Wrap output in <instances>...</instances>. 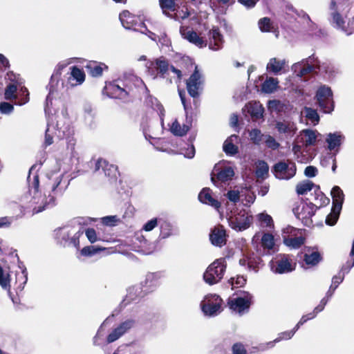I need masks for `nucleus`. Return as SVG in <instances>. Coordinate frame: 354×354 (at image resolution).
Masks as SVG:
<instances>
[{"label":"nucleus","mask_w":354,"mask_h":354,"mask_svg":"<svg viewBox=\"0 0 354 354\" xmlns=\"http://www.w3.org/2000/svg\"><path fill=\"white\" fill-rule=\"evenodd\" d=\"M32 166L29 171V175L27 180L28 183V193L24 194L20 198V203L22 207L25 209H32L33 214H38L46 209L53 207L55 205L54 196H43L39 191V180L38 175L33 176L32 179L30 177V173L32 171Z\"/></svg>","instance_id":"1"},{"label":"nucleus","mask_w":354,"mask_h":354,"mask_svg":"<svg viewBox=\"0 0 354 354\" xmlns=\"http://www.w3.org/2000/svg\"><path fill=\"white\" fill-rule=\"evenodd\" d=\"M88 221H91L90 218H77L74 223L77 225L65 226L56 230V238L60 241L64 246L74 247L77 249L80 248V237L83 234L84 230L82 225H87Z\"/></svg>","instance_id":"2"},{"label":"nucleus","mask_w":354,"mask_h":354,"mask_svg":"<svg viewBox=\"0 0 354 354\" xmlns=\"http://www.w3.org/2000/svg\"><path fill=\"white\" fill-rule=\"evenodd\" d=\"M67 66L66 63L60 62L55 67L53 73L51 75L48 88L49 90L48 95L46 100L45 112L46 113L51 111V108L53 105V97L62 93L65 90H67L70 86L68 82L65 83L63 80L60 82V75L62 71Z\"/></svg>","instance_id":"3"},{"label":"nucleus","mask_w":354,"mask_h":354,"mask_svg":"<svg viewBox=\"0 0 354 354\" xmlns=\"http://www.w3.org/2000/svg\"><path fill=\"white\" fill-rule=\"evenodd\" d=\"M319 61L314 55L292 64L291 70L296 77L303 81H308V78L316 73L319 68Z\"/></svg>","instance_id":"4"},{"label":"nucleus","mask_w":354,"mask_h":354,"mask_svg":"<svg viewBox=\"0 0 354 354\" xmlns=\"http://www.w3.org/2000/svg\"><path fill=\"white\" fill-rule=\"evenodd\" d=\"M252 298L250 292L239 290L235 297L229 298L227 304L233 312L241 316L249 311Z\"/></svg>","instance_id":"5"},{"label":"nucleus","mask_w":354,"mask_h":354,"mask_svg":"<svg viewBox=\"0 0 354 354\" xmlns=\"http://www.w3.org/2000/svg\"><path fill=\"white\" fill-rule=\"evenodd\" d=\"M270 267L273 273L283 274L294 271L296 263L293 262L290 256L280 254L270 261Z\"/></svg>","instance_id":"6"},{"label":"nucleus","mask_w":354,"mask_h":354,"mask_svg":"<svg viewBox=\"0 0 354 354\" xmlns=\"http://www.w3.org/2000/svg\"><path fill=\"white\" fill-rule=\"evenodd\" d=\"M227 221L230 226L236 231H243L248 228L252 223V217L245 209L231 212L227 215Z\"/></svg>","instance_id":"7"},{"label":"nucleus","mask_w":354,"mask_h":354,"mask_svg":"<svg viewBox=\"0 0 354 354\" xmlns=\"http://www.w3.org/2000/svg\"><path fill=\"white\" fill-rule=\"evenodd\" d=\"M200 306L205 316L215 317L220 313L221 297L216 294H209L201 301Z\"/></svg>","instance_id":"8"},{"label":"nucleus","mask_w":354,"mask_h":354,"mask_svg":"<svg viewBox=\"0 0 354 354\" xmlns=\"http://www.w3.org/2000/svg\"><path fill=\"white\" fill-rule=\"evenodd\" d=\"M317 102L320 109L325 113H330L334 109L333 92L330 87L320 86L316 93Z\"/></svg>","instance_id":"9"},{"label":"nucleus","mask_w":354,"mask_h":354,"mask_svg":"<svg viewBox=\"0 0 354 354\" xmlns=\"http://www.w3.org/2000/svg\"><path fill=\"white\" fill-rule=\"evenodd\" d=\"M187 90L189 95L194 98V104L196 107L198 106V102L196 100L203 90V79L199 73L197 66L195 67L194 73L187 80Z\"/></svg>","instance_id":"10"},{"label":"nucleus","mask_w":354,"mask_h":354,"mask_svg":"<svg viewBox=\"0 0 354 354\" xmlns=\"http://www.w3.org/2000/svg\"><path fill=\"white\" fill-rule=\"evenodd\" d=\"M275 177L281 180H289L295 176L297 171L296 165L290 160L279 161L272 169Z\"/></svg>","instance_id":"11"},{"label":"nucleus","mask_w":354,"mask_h":354,"mask_svg":"<svg viewBox=\"0 0 354 354\" xmlns=\"http://www.w3.org/2000/svg\"><path fill=\"white\" fill-rule=\"evenodd\" d=\"M204 281L213 285L220 281L221 279V259H216L209 267L203 274Z\"/></svg>","instance_id":"12"},{"label":"nucleus","mask_w":354,"mask_h":354,"mask_svg":"<svg viewBox=\"0 0 354 354\" xmlns=\"http://www.w3.org/2000/svg\"><path fill=\"white\" fill-rule=\"evenodd\" d=\"M136 320L133 319H128L120 323L112 332L107 336L106 342L110 344L114 342L125 333H127L131 328L134 327Z\"/></svg>","instance_id":"13"},{"label":"nucleus","mask_w":354,"mask_h":354,"mask_svg":"<svg viewBox=\"0 0 354 354\" xmlns=\"http://www.w3.org/2000/svg\"><path fill=\"white\" fill-rule=\"evenodd\" d=\"M100 169H102L104 176L109 178L111 182L117 180L119 173L116 165L110 164L106 160L99 159L95 163V171H100Z\"/></svg>","instance_id":"14"},{"label":"nucleus","mask_w":354,"mask_h":354,"mask_svg":"<svg viewBox=\"0 0 354 354\" xmlns=\"http://www.w3.org/2000/svg\"><path fill=\"white\" fill-rule=\"evenodd\" d=\"M56 131H57V136L59 138H62L66 135V132L68 131V126L61 125L59 122L56 124ZM54 130H55V127L52 126L49 122L47 124V129L45 132V140H44V146L46 147L50 146L53 142V133Z\"/></svg>","instance_id":"15"},{"label":"nucleus","mask_w":354,"mask_h":354,"mask_svg":"<svg viewBox=\"0 0 354 354\" xmlns=\"http://www.w3.org/2000/svg\"><path fill=\"white\" fill-rule=\"evenodd\" d=\"M321 134L316 130L309 129H304L300 131L297 138V142H301L302 146L308 147L316 145L318 136Z\"/></svg>","instance_id":"16"},{"label":"nucleus","mask_w":354,"mask_h":354,"mask_svg":"<svg viewBox=\"0 0 354 354\" xmlns=\"http://www.w3.org/2000/svg\"><path fill=\"white\" fill-rule=\"evenodd\" d=\"M147 292V290H143V285L142 283L133 286L127 290V294L122 301V304L124 306H127L131 302H136L138 299L145 297Z\"/></svg>","instance_id":"17"},{"label":"nucleus","mask_w":354,"mask_h":354,"mask_svg":"<svg viewBox=\"0 0 354 354\" xmlns=\"http://www.w3.org/2000/svg\"><path fill=\"white\" fill-rule=\"evenodd\" d=\"M330 23L334 28L340 30L346 35H350L353 32V28L350 27L348 24L346 25V21L337 11L331 12Z\"/></svg>","instance_id":"18"},{"label":"nucleus","mask_w":354,"mask_h":354,"mask_svg":"<svg viewBox=\"0 0 354 354\" xmlns=\"http://www.w3.org/2000/svg\"><path fill=\"white\" fill-rule=\"evenodd\" d=\"M180 33L184 39L198 48H203L207 45L206 41L202 37H200L195 31L188 27L181 26Z\"/></svg>","instance_id":"19"},{"label":"nucleus","mask_w":354,"mask_h":354,"mask_svg":"<svg viewBox=\"0 0 354 354\" xmlns=\"http://www.w3.org/2000/svg\"><path fill=\"white\" fill-rule=\"evenodd\" d=\"M317 207L312 203L303 205L300 212L297 213L299 219L302 220L306 225L311 223V217L315 214Z\"/></svg>","instance_id":"20"},{"label":"nucleus","mask_w":354,"mask_h":354,"mask_svg":"<svg viewBox=\"0 0 354 354\" xmlns=\"http://www.w3.org/2000/svg\"><path fill=\"white\" fill-rule=\"evenodd\" d=\"M240 142V138L237 135H232L228 137L223 145V151L230 156H235L239 152L238 144Z\"/></svg>","instance_id":"21"},{"label":"nucleus","mask_w":354,"mask_h":354,"mask_svg":"<svg viewBox=\"0 0 354 354\" xmlns=\"http://www.w3.org/2000/svg\"><path fill=\"white\" fill-rule=\"evenodd\" d=\"M212 192L209 188L205 187L199 193L198 200L203 203L209 205L214 207L221 217V213L219 211L221 203L212 196Z\"/></svg>","instance_id":"22"},{"label":"nucleus","mask_w":354,"mask_h":354,"mask_svg":"<svg viewBox=\"0 0 354 354\" xmlns=\"http://www.w3.org/2000/svg\"><path fill=\"white\" fill-rule=\"evenodd\" d=\"M67 82L69 86L72 87L81 84L85 79L84 73L77 66H73L71 72L67 73Z\"/></svg>","instance_id":"23"},{"label":"nucleus","mask_w":354,"mask_h":354,"mask_svg":"<svg viewBox=\"0 0 354 354\" xmlns=\"http://www.w3.org/2000/svg\"><path fill=\"white\" fill-rule=\"evenodd\" d=\"M275 128L279 133L284 134L286 136L292 137L297 131L295 124L290 121H278L276 122Z\"/></svg>","instance_id":"24"},{"label":"nucleus","mask_w":354,"mask_h":354,"mask_svg":"<svg viewBox=\"0 0 354 354\" xmlns=\"http://www.w3.org/2000/svg\"><path fill=\"white\" fill-rule=\"evenodd\" d=\"M243 111H247L253 119L257 120L263 117L264 109L260 102L252 101L245 104Z\"/></svg>","instance_id":"25"},{"label":"nucleus","mask_w":354,"mask_h":354,"mask_svg":"<svg viewBox=\"0 0 354 354\" xmlns=\"http://www.w3.org/2000/svg\"><path fill=\"white\" fill-rule=\"evenodd\" d=\"M333 210L340 212L344 200L343 191L339 186H334L331 190Z\"/></svg>","instance_id":"26"},{"label":"nucleus","mask_w":354,"mask_h":354,"mask_svg":"<svg viewBox=\"0 0 354 354\" xmlns=\"http://www.w3.org/2000/svg\"><path fill=\"white\" fill-rule=\"evenodd\" d=\"M286 60L279 59L276 57L271 58L267 66L266 69L269 73H273L274 75H278L283 69L286 65Z\"/></svg>","instance_id":"27"},{"label":"nucleus","mask_w":354,"mask_h":354,"mask_svg":"<svg viewBox=\"0 0 354 354\" xmlns=\"http://www.w3.org/2000/svg\"><path fill=\"white\" fill-rule=\"evenodd\" d=\"M344 139V136L340 132L328 133L326 139V142L328 143V149L332 151L335 148L339 147Z\"/></svg>","instance_id":"28"},{"label":"nucleus","mask_w":354,"mask_h":354,"mask_svg":"<svg viewBox=\"0 0 354 354\" xmlns=\"http://www.w3.org/2000/svg\"><path fill=\"white\" fill-rule=\"evenodd\" d=\"M209 48L214 50L220 48V42L221 41V33L218 28H213L209 31Z\"/></svg>","instance_id":"29"},{"label":"nucleus","mask_w":354,"mask_h":354,"mask_svg":"<svg viewBox=\"0 0 354 354\" xmlns=\"http://www.w3.org/2000/svg\"><path fill=\"white\" fill-rule=\"evenodd\" d=\"M151 65L157 70L158 73L162 77H165L170 67L167 60L162 57L156 59L154 62H151Z\"/></svg>","instance_id":"30"},{"label":"nucleus","mask_w":354,"mask_h":354,"mask_svg":"<svg viewBox=\"0 0 354 354\" xmlns=\"http://www.w3.org/2000/svg\"><path fill=\"white\" fill-rule=\"evenodd\" d=\"M63 176H59L56 178L55 183L51 185V191L55 195H62L67 188L69 181L63 182Z\"/></svg>","instance_id":"31"},{"label":"nucleus","mask_w":354,"mask_h":354,"mask_svg":"<svg viewBox=\"0 0 354 354\" xmlns=\"http://www.w3.org/2000/svg\"><path fill=\"white\" fill-rule=\"evenodd\" d=\"M123 85L125 88L121 87L118 84H113L110 85L109 88L111 89L114 97L123 99L128 95L129 91H127V88L130 90V87L127 83Z\"/></svg>","instance_id":"32"},{"label":"nucleus","mask_w":354,"mask_h":354,"mask_svg":"<svg viewBox=\"0 0 354 354\" xmlns=\"http://www.w3.org/2000/svg\"><path fill=\"white\" fill-rule=\"evenodd\" d=\"M191 127V124H183L178 122L177 120H175L171 126L170 127V131L176 136H185L187 131L189 130Z\"/></svg>","instance_id":"33"},{"label":"nucleus","mask_w":354,"mask_h":354,"mask_svg":"<svg viewBox=\"0 0 354 354\" xmlns=\"http://www.w3.org/2000/svg\"><path fill=\"white\" fill-rule=\"evenodd\" d=\"M159 3L163 14L168 17L173 18L176 20V17L168 12V10H176V3L174 0H159Z\"/></svg>","instance_id":"34"},{"label":"nucleus","mask_w":354,"mask_h":354,"mask_svg":"<svg viewBox=\"0 0 354 354\" xmlns=\"http://www.w3.org/2000/svg\"><path fill=\"white\" fill-rule=\"evenodd\" d=\"M19 84L11 83L6 86L4 92V98L8 101H16L18 98L17 85Z\"/></svg>","instance_id":"35"},{"label":"nucleus","mask_w":354,"mask_h":354,"mask_svg":"<svg viewBox=\"0 0 354 354\" xmlns=\"http://www.w3.org/2000/svg\"><path fill=\"white\" fill-rule=\"evenodd\" d=\"M284 244L293 249L299 248L301 245L304 243V238L302 236H297L295 238H290L289 236H283Z\"/></svg>","instance_id":"36"},{"label":"nucleus","mask_w":354,"mask_h":354,"mask_svg":"<svg viewBox=\"0 0 354 354\" xmlns=\"http://www.w3.org/2000/svg\"><path fill=\"white\" fill-rule=\"evenodd\" d=\"M209 240L212 245L221 247V227L219 225L211 230Z\"/></svg>","instance_id":"37"},{"label":"nucleus","mask_w":354,"mask_h":354,"mask_svg":"<svg viewBox=\"0 0 354 354\" xmlns=\"http://www.w3.org/2000/svg\"><path fill=\"white\" fill-rule=\"evenodd\" d=\"M211 180L216 187H220L221 186V165L220 162L215 165L211 173Z\"/></svg>","instance_id":"38"},{"label":"nucleus","mask_w":354,"mask_h":354,"mask_svg":"<svg viewBox=\"0 0 354 354\" xmlns=\"http://www.w3.org/2000/svg\"><path fill=\"white\" fill-rule=\"evenodd\" d=\"M269 167L264 160H259L257 164L256 176L258 178L265 179L268 175Z\"/></svg>","instance_id":"39"},{"label":"nucleus","mask_w":354,"mask_h":354,"mask_svg":"<svg viewBox=\"0 0 354 354\" xmlns=\"http://www.w3.org/2000/svg\"><path fill=\"white\" fill-rule=\"evenodd\" d=\"M278 84L277 78L269 77L262 84V91L266 93H271L277 89Z\"/></svg>","instance_id":"40"},{"label":"nucleus","mask_w":354,"mask_h":354,"mask_svg":"<svg viewBox=\"0 0 354 354\" xmlns=\"http://www.w3.org/2000/svg\"><path fill=\"white\" fill-rule=\"evenodd\" d=\"M304 261L307 265L316 266L322 261V257L318 252H313L310 254H305Z\"/></svg>","instance_id":"41"},{"label":"nucleus","mask_w":354,"mask_h":354,"mask_svg":"<svg viewBox=\"0 0 354 354\" xmlns=\"http://www.w3.org/2000/svg\"><path fill=\"white\" fill-rule=\"evenodd\" d=\"M122 25L126 29H130L133 23V17L128 10L122 11L119 16Z\"/></svg>","instance_id":"42"},{"label":"nucleus","mask_w":354,"mask_h":354,"mask_svg":"<svg viewBox=\"0 0 354 354\" xmlns=\"http://www.w3.org/2000/svg\"><path fill=\"white\" fill-rule=\"evenodd\" d=\"M315 184L310 180H305L300 183H298L296 186V192L298 195H304L308 192L310 191Z\"/></svg>","instance_id":"43"},{"label":"nucleus","mask_w":354,"mask_h":354,"mask_svg":"<svg viewBox=\"0 0 354 354\" xmlns=\"http://www.w3.org/2000/svg\"><path fill=\"white\" fill-rule=\"evenodd\" d=\"M87 68L93 77H99L102 75L103 68L107 69L108 67L104 64H97L95 62L91 63Z\"/></svg>","instance_id":"44"},{"label":"nucleus","mask_w":354,"mask_h":354,"mask_svg":"<svg viewBox=\"0 0 354 354\" xmlns=\"http://www.w3.org/2000/svg\"><path fill=\"white\" fill-rule=\"evenodd\" d=\"M18 98L15 101V104L17 105H24L29 101V93L28 89L22 86L19 92H17Z\"/></svg>","instance_id":"45"},{"label":"nucleus","mask_w":354,"mask_h":354,"mask_svg":"<svg viewBox=\"0 0 354 354\" xmlns=\"http://www.w3.org/2000/svg\"><path fill=\"white\" fill-rule=\"evenodd\" d=\"M258 26L261 32H272L274 27L268 17H263L259 20Z\"/></svg>","instance_id":"46"},{"label":"nucleus","mask_w":354,"mask_h":354,"mask_svg":"<svg viewBox=\"0 0 354 354\" xmlns=\"http://www.w3.org/2000/svg\"><path fill=\"white\" fill-rule=\"evenodd\" d=\"M344 280V274L342 276L335 275L332 279V284L329 288V290L326 292V297L330 298L335 289L338 287V286Z\"/></svg>","instance_id":"47"},{"label":"nucleus","mask_w":354,"mask_h":354,"mask_svg":"<svg viewBox=\"0 0 354 354\" xmlns=\"http://www.w3.org/2000/svg\"><path fill=\"white\" fill-rule=\"evenodd\" d=\"M258 219L260 224L263 227L272 228L274 226L273 220L272 217L266 213H261L258 214Z\"/></svg>","instance_id":"48"},{"label":"nucleus","mask_w":354,"mask_h":354,"mask_svg":"<svg viewBox=\"0 0 354 354\" xmlns=\"http://www.w3.org/2000/svg\"><path fill=\"white\" fill-rule=\"evenodd\" d=\"M10 274L5 273L2 267L0 266V286L3 289L8 290L10 288Z\"/></svg>","instance_id":"49"},{"label":"nucleus","mask_w":354,"mask_h":354,"mask_svg":"<svg viewBox=\"0 0 354 354\" xmlns=\"http://www.w3.org/2000/svg\"><path fill=\"white\" fill-rule=\"evenodd\" d=\"M104 248L97 247L95 245H90L84 247L81 250V254L85 257H92L98 253L100 251L104 250Z\"/></svg>","instance_id":"50"},{"label":"nucleus","mask_w":354,"mask_h":354,"mask_svg":"<svg viewBox=\"0 0 354 354\" xmlns=\"http://www.w3.org/2000/svg\"><path fill=\"white\" fill-rule=\"evenodd\" d=\"M306 117L310 120L314 124H316L319 121V116L317 111L310 107H305L304 109Z\"/></svg>","instance_id":"51"},{"label":"nucleus","mask_w":354,"mask_h":354,"mask_svg":"<svg viewBox=\"0 0 354 354\" xmlns=\"http://www.w3.org/2000/svg\"><path fill=\"white\" fill-rule=\"evenodd\" d=\"M246 279L243 276H238L236 279L230 278L227 282V287L233 290L235 288L241 287L245 283Z\"/></svg>","instance_id":"52"},{"label":"nucleus","mask_w":354,"mask_h":354,"mask_svg":"<svg viewBox=\"0 0 354 354\" xmlns=\"http://www.w3.org/2000/svg\"><path fill=\"white\" fill-rule=\"evenodd\" d=\"M234 176V169L232 166H226L223 160V182L231 180Z\"/></svg>","instance_id":"53"},{"label":"nucleus","mask_w":354,"mask_h":354,"mask_svg":"<svg viewBox=\"0 0 354 354\" xmlns=\"http://www.w3.org/2000/svg\"><path fill=\"white\" fill-rule=\"evenodd\" d=\"M171 235V225L168 222H163L160 225V234L161 239L168 238Z\"/></svg>","instance_id":"54"},{"label":"nucleus","mask_w":354,"mask_h":354,"mask_svg":"<svg viewBox=\"0 0 354 354\" xmlns=\"http://www.w3.org/2000/svg\"><path fill=\"white\" fill-rule=\"evenodd\" d=\"M249 136L251 140L255 144H259L262 140V138L264 137L261 131L258 129H252L249 133Z\"/></svg>","instance_id":"55"},{"label":"nucleus","mask_w":354,"mask_h":354,"mask_svg":"<svg viewBox=\"0 0 354 354\" xmlns=\"http://www.w3.org/2000/svg\"><path fill=\"white\" fill-rule=\"evenodd\" d=\"M261 243L263 247L272 249L274 245V237L270 234H265L262 236Z\"/></svg>","instance_id":"56"},{"label":"nucleus","mask_w":354,"mask_h":354,"mask_svg":"<svg viewBox=\"0 0 354 354\" xmlns=\"http://www.w3.org/2000/svg\"><path fill=\"white\" fill-rule=\"evenodd\" d=\"M14 110V106L8 102H0V112L2 114L9 115L12 113Z\"/></svg>","instance_id":"57"},{"label":"nucleus","mask_w":354,"mask_h":354,"mask_svg":"<svg viewBox=\"0 0 354 354\" xmlns=\"http://www.w3.org/2000/svg\"><path fill=\"white\" fill-rule=\"evenodd\" d=\"M227 199L233 203L239 201L240 199V192L238 189L229 190L226 194H224Z\"/></svg>","instance_id":"58"},{"label":"nucleus","mask_w":354,"mask_h":354,"mask_svg":"<svg viewBox=\"0 0 354 354\" xmlns=\"http://www.w3.org/2000/svg\"><path fill=\"white\" fill-rule=\"evenodd\" d=\"M265 140L264 142L266 144V146L268 148H270L272 149H277L279 147V143L276 141V140L270 135H266L264 136Z\"/></svg>","instance_id":"59"},{"label":"nucleus","mask_w":354,"mask_h":354,"mask_svg":"<svg viewBox=\"0 0 354 354\" xmlns=\"http://www.w3.org/2000/svg\"><path fill=\"white\" fill-rule=\"evenodd\" d=\"M354 266V257H351V261H348L345 264H344L338 274L337 276H344L345 274H347L349 272L351 269Z\"/></svg>","instance_id":"60"},{"label":"nucleus","mask_w":354,"mask_h":354,"mask_svg":"<svg viewBox=\"0 0 354 354\" xmlns=\"http://www.w3.org/2000/svg\"><path fill=\"white\" fill-rule=\"evenodd\" d=\"M339 214V212L333 209V212L326 217V223L328 225H334L337 221Z\"/></svg>","instance_id":"61"},{"label":"nucleus","mask_w":354,"mask_h":354,"mask_svg":"<svg viewBox=\"0 0 354 354\" xmlns=\"http://www.w3.org/2000/svg\"><path fill=\"white\" fill-rule=\"evenodd\" d=\"M232 354H247V351L241 343H236L232 346Z\"/></svg>","instance_id":"62"},{"label":"nucleus","mask_w":354,"mask_h":354,"mask_svg":"<svg viewBox=\"0 0 354 354\" xmlns=\"http://www.w3.org/2000/svg\"><path fill=\"white\" fill-rule=\"evenodd\" d=\"M86 236L88 241L93 243L97 241V234L94 229L93 228H88L85 231Z\"/></svg>","instance_id":"63"},{"label":"nucleus","mask_w":354,"mask_h":354,"mask_svg":"<svg viewBox=\"0 0 354 354\" xmlns=\"http://www.w3.org/2000/svg\"><path fill=\"white\" fill-rule=\"evenodd\" d=\"M158 225L157 218H152L150 221H148L143 226L142 229L147 232L151 231L153 230Z\"/></svg>","instance_id":"64"}]
</instances>
